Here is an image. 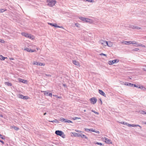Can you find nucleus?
Listing matches in <instances>:
<instances>
[{"label":"nucleus","mask_w":146,"mask_h":146,"mask_svg":"<svg viewBox=\"0 0 146 146\" xmlns=\"http://www.w3.org/2000/svg\"><path fill=\"white\" fill-rule=\"evenodd\" d=\"M47 5L50 7H52L54 6L56 3L55 0H46Z\"/></svg>","instance_id":"f257e3e1"},{"label":"nucleus","mask_w":146,"mask_h":146,"mask_svg":"<svg viewBox=\"0 0 146 146\" xmlns=\"http://www.w3.org/2000/svg\"><path fill=\"white\" fill-rule=\"evenodd\" d=\"M55 133L58 135H59L63 138L66 137V135L62 131L59 130H56L55 131Z\"/></svg>","instance_id":"f03ea898"},{"label":"nucleus","mask_w":146,"mask_h":146,"mask_svg":"<svg viewBox=\"0 0 146 146\" xmlns=\"http://www.w3.org/2000/svg\"><path fill=\"white\" fill-rule=\"evenodd\" d=\"M83 35L84 40L86 41L88 39H89V37L88 32L86 31H83Z\"/></svg>","instance_id":"7ed1b4c3"},{"label":"nucleus","mask_w":146,"mask_h":146,"mask_svg":"<svg viewBox=\"0 0 146 146\" xmlns=\"http://www.w3.org/2000/svg\"><path fill=\"white\" fill-rule=\"evenodd\" d=\"M99 42L103 46H110L108 44V42L106 40H101L99 41Z\"/></svg>","instance_id":"20e7f679"},{"label":"nucleus","mask_w":146,"mask_h":146,"mask_svg":"<svg viewBox=\"0 0 146 146\" xmlns=\"http://www.w3.org/2000/svg\"><path fill=\"white\" fill-rule=\"evenodd\" d=\"M22 35L26 37L29 38L30 39H33V38L31 36V35L25 33H22Z\"/></svg>","instance_id":"39448f33"},{"label":"nucleus","mask_w":146,"mask_h":146,"mask_svg":"<svg viewBox=\"0 0 146 146\" xmlns=\"http://www.w3.org/2000/svg\"><path fill=\"white\" fill-rule=\"evenodd\" d=\"M83 21H84L86 23H91L93 22L92 20L84 17H83Z\"/></svg>","instance_id":"423d86ee"},{"label":"nucleus","mask_w":146,"mask_h":146,"mask_svg":"<svg viewBox=\"0 0 146 146\" xmlns=\"http://www.w3.org/2000/svg\"><path fill=\"white\" fill-rule=\"evenodd\" d=\"M90 101L91 103L94 104L96 102L97 100L95 97H92L90 99Z\"/></svg>","instance_id":"0eeeda50"},{"label":"nucleus","mask_w":146,"mask_h":146,"mask_svg":"<svg viewBox=\"0 0 146 146\" xmlns=\"http://www.w3.org/2000/svg\"><path fill=\"white\" fill-rule=\"evenodd\" d=\"M119 61V60L117 59H115L113 60L109 61L108 62V63L110 65H112L115 63L118 62Z\"/></svg>","instance_id":"6e6552de"},{"label":"nucleus","mask_w":146,"mask_h":146,"mask_svg":"<svg viewBox=\"0 0 146 146\" xmlns=\"http://www.w3.org/2000/svg\"><path fill=\"white\" fill-rule=\"evenodd\" d=\"M43 92H44V94L45 95L49 96L50 97H52V93H49L48 91H43Z\"/></svg>","instance_id":"1a4fd4ad"},{"label":"nucleus","mask_w":146,"mask_h":146,"mask_svg":"<svg viewBox=\"0 0 146 146\" xmlns=\"http://www.w3.org/2000/svg\"><path fill=\"white\" fill-rule=\"evenodd\" d=\"M24 50L29 52H35V50H32L27 47H26V48H25Z\"/></svg>","instance_id":"9d476101"},{"label":"nucleus","mask_w":146,"mask_h":146,"mask_svg":"<svg viewBox=\"0 0 146 146\" xmlns=\"http://www.w3.org/2000/svg\"><path fill=\"white\" fill-rule=\"evenodd\" d=\"M72 62L74 64L76 65L77 67H80V65L79 63L77 61L74 60H73Z\"/></svg>","instance_id":"9b49d317"},{"label":"nucleus","mask_w":146,"mask_h":146,"mask_svg":"<svg viewBox=\"0 0 146 146\" xmlns=\"http://www.w3.org/2000/svg\"><path fill=\"white\" fill-rule=\"evenodd\" d=\"M99 93L104 96L105 97H106V95L105 93L102 90H99Z\"/></svg>","instance_id":"f8f14e48"},{"label":"nucleus","mask_w":146,"mask_h":146,"mask_svg":"<svg viewBox=\"0 0 146 146\" xmlns=\"http://www.w3.org/2000/svg\"><path fill=\"white\" fill-rule=\"evenodd\" d=\"M104 139L106 140L105 142L108 144H111L112 142L111 140L106 137H105Z\"/></svg>","instance_id":"ddd939ff"},{"label":"nucleus","mask_w":146,"mask_h":146,"mask_svg":"<svg viewBox=\"0 0 146 146\" xmlns=\"http://www.w3.org/2000/svg\"><path fill=\"white\" fill-rule=\"evenodd\" d=\"M84 138L85 139V142H83V143H87L88 141V138L85 135L83 134V139Z\"/></svg>","instance_id":"4468645a"},{"label":"nucleus","mask_w":146,"mask_h":146,"mask_svg":"<svg viewBox=\"0 0 146 146\" xmlns=\"http://www.w3.org/2000/svg\"><path fill=\"white\" fill-rule=\"evenodd\" d=\"M129 125V127H131V126L133 127L138 126L139 127H140L141 128V126H140V125H138V124H130V125Z\"/></svg>","instance_id":"2eb2a0df"},{"label":"nucleus","mask_w":146,"mask_h":146,"mask_svg":"<svg viewBox=\"0 0 146 146\" xmlns=\"http://www.w3.org/2000/svg\"><path fill=\"white\" fill-rule=\"evenodd\" d=\"M48 25H50L51 26L54 27L56 28V27H57V24L56 23L54 24L53 23H48Z\"/></svg>","instance_id":"dca6fc26"},{"label":"nucleus","mask_w":146,"mask_h":146,"mask_svg":"<svg viewBox=\"0 0 146 146\" xmlns=\"http://www.w3.org/2000/svg\"><path fill=\"white\" fill-rule=\"evenodd\" d=\"M50 122H52V123H58L59 122V121L56 119H54L53 121H49Z\"/></svg>","instance_id":"f3484780"},{"label":"nucleus","mask_w":146,"mask_h":146,"mask_svg":"<svg viewBox=\"0 0 146 146\" xmlns=\"http://www.w3.org/2000/svg\"><path fill=\"white\" fill-rule=\"evenodd\" d=\"M73 135L75 137V136H78L79 135L80 136V135L81 136V137H82V135H80L78 133H73Z\"/></svg>","instance_id":"a211bd4d"},{"label":"nucleus","mask_w":146,"mask_h":146,"mask_svg":"<svg viewBox=\"0 0 146 146\" xmlns=\"http://www.w3.org/2000/svg\"><path fill=\"white\" fill-rule=\"evenodd\" d=\"M5 58H7L4 57L2 55H0V59L1 60H4Z\"/></svg>","instance_id":"6ab92c4d"},{"label":"nucleus","mask_w":146,"mask_h":146,"mask_svg":"<svg viewBox=\"0 0 146 146\" xmlns=\"http://www.w3.org/2000/svg\"><path fill=\"white\" fill-rule=\"evenodd\" d=\"M19 81L20 82H21L23 83H26V82H27V80L22 79H20L19 80Z\"/></svg>","instance_id":"aec40b11"},{"label":"nucleus","mask_w":146,"mask_h":146,"mask_svg":"<svg viewBox=\"0 0 146 146\" xmlns=\"http://www.w3.org/2000/svg\"><path fill=\"white\" fill-rule=\"evenodd\" d=\"M5 85H7L8 86H12V84L9 83V82H5Z\"/></svg>","instance_id":"412c9836"},{"label":"nucleus","mask_w":146,"mask_h":146,"mask_svg":"<svg viewBox=\"0 0 146 146\" xmlns=\"http://www.w3.org/2000/svg\"><path fill=\"white\" fill-rule=\"evenodd\" d=\"M125 85L126 86H129L132 87V84L129 82H126Z\"/></svg>","instance_id":"4be33fe9"},{"label":"nucleus","mask_w":146,"mask_h":146,"mask_svg":"<svg viewBox=\"0 0 146 146\" xmlns=\"http://www.w3.org/2000/svg\"><path fill=\"white\" fill-rule=\"evenodd\" d=\"M6 9H0V13H3V12L6 11Z\"/></svg>","instance_id":"5701e85b"},{"label":"nucleus","mask_w":146,"mask_h":146,"mask_svg":"<svg viewBox=\"0 0 146 146\" xmlns=\"http://www.w3.org/2000/svg\"><path fill=\"white\" fill-rule=\"evenodd\" d=\"M139 113H140L141 114H146V112L143 110H141L140 111H139Z\"/></svg>","instance_id":"b1692460"},{"label":"nucleus","mask_w":146,"mask_h":146,"mask_svg":"<svg viewBox=\"0 0 146 146\" xmlns=\"http://www.w3.org/2000/svg\"><path fill=\"white\" fill-rule=\"evenodd\" d=\"M84 1H87L91 3H93L94 2V0H84Z\"/></svg>","instance_id":"393cba45"},{"label":"nucleus","mask_w":146,"mask_h":146,"mask_svg":"<svg viewBox=\"0 0 146 146\" xmlns=\"http://www.w3.org/2000/svg\"><path fill=\"white\" fill-rule=\"evenodd\" d=\"M125 44H131V41H125V42H123Z\"/></svg>","instance_id":"a878e982"},{"label":"nucleus","mask_w":146,"mask_h":146,"mask_svg":"<svg viewBox=\"0 0 146 146\" xmlns=\"http://www.w3.org/2000/svg\"><path fill=\"white\" fill-rule=\"evenodd\" d=\"M53 96L58 98L61 99L62 98V97L61 96H58L56 95H53Z\"/></svg>","instance_id":"bb28decb"},{"label":"nucleus","mask_w":146,"mask_h":146,"mask_svg":"<svg viewBox=\"0 0 146 146\" xmlns=\"http://www.w3.org/2000/svg\"><path fill=\"white\" fill-rule=\"evenodd\" d=\"M133 28L134 29H137V30H139V29H141V28L139 27L138 26H133Z\"/></svg>","instance_id":"cd10ccee"},{"label":"nucleus","mask_w":146,"mask_h":146,"mask_svg":"<svg viewBox=\"0 0 146 146\" xmlns=\"http://www.w3.org/2000/svg\"><path fill=\"white\" fill-rule=\"evenodd\" d=\"M65 120V119L63 118V117H61L59 121H61L62 122H64V120Z\"/></svg>","instance_id":"c85d7f7f"},{"label":"nucleus","mask_w":146,"mask_h":146,"mask_svg":"<svg viewBox=\"0 0 146 146\" xmlns=\"http://www.w3.org/2000/svg\"><path fill=\"white\" fill-rule=\"evenodd\" d=\"M138 88L140 89L141 90H144L145 89V88L143 86H139L138 87Z\"/></svg>","instance_id":"c756f323"},{"label":"nucleus","mask_w":146,"mask_h":146,"mask_svg":"<svg viewBox=\"0 0 146 146\" xmlns=\"http://www.w3.org/2000/svg\"><path fill=\"white\" fill-rule=\"evenodd\" d=\"M23 95L22 94H20L19 95L18 97L19 98H21L23 99Z\"/></svg>","instance_id":"7c9ffc66"},{"label":"nucleus","mask_w":146,"mask_h":146,"mask_svg":"<svg viewBox=\"0 0 146 146\" xmlns=\"http://www.w3.org/2000/svg\"><path fill=\"white\" fill-rule=\"evenodd\" d=\"M13 128L16 131H17L19 129V128L17 127L14 126L13 127Z\"/></svg>","instance_id":"2f4dec72"},{"label":"nucleus","mask_w":146,"mask_h":146,"mask_svg":"<svg viewBox=\"0 0 146 146\" xmlns=\"http://www.w3.org/2000/svg\"><path fill=\"white\" fill-rule=\"evenodd\" d=\"M38 65L40 66H44L43 64L42 63L39 62H38Z\"/></svg>","instance_id":"473e14b6"},{"label":"nucleus","mask_w":146,"mask_h":146,"mask_svg":"<svg viewBox=\"0 0 146 146\" xmlns=\"http://www.w3.org/2000/svg\"><path fill=\"white\" fill-rule=\"evenodd\" d=\"M91 111H92V112L94 113H95L97 114V115H98L99 114V113L98 112H97L96 111H94V110H91Z\"/></svg>","instance_id":"72a5a7b5"},{"label":"nucleus","mask_w":146,"mask_h":146,"mask_svg":"<svg viewBox=\"0 0 146 146\" xmlns=\"http://www.w3.org/2000/svg\"><path fill=\"white\" fill-rule=\"evenodd\" d=\"M131 44H137V43L136 42H135V41H131Z\"/></svg>","instance_id":"f704fd0d"},{"label":"nucleus","mask_w":146,"mask_h":146,"mask_svg":"<svg viewBox=\"0 0 146 146\" xmlns=\"http://www.w3.org/2000/svg\"><path fill=\"white\" fill-rule=\"evenodd\" d=\"M96 144H97V145H100V146L103 145V144L101 143L96 142Z\"/></svg>","instance_id":"c9c22d12"},{"label":"nucleus","mask_w":146,"mask_h":146,"mask_svg":"<svg viewBox=\"0 0 146 146\" xmlns=\"http://www.w3.org/2000/svg\"><path fill=\"white\" fill-rule=\"evenodd\" d=\"M28 97L27 96H23V99L25 100H26L28 99Z\"/></svg>","instance_id":"e433bc0d"},{"label":"nucleus","mask_w":146,"mask_h":146,"mask_svg":"<svg viewBox=\"0 0 146 146\" xmlns=\"http://www.w3.org/2000/svg\"><path fill=\"white\" fill-rule=\"evenodd\" d=\"M100 55H101V56L103 55V56H105L106 57L107 56V55L106 54H104V53H102L100 54Z\"/></svg>","instance_id":"4c0bfd02"},{"label":"nucleus","mask_w":146,"mask_h":146,"mask_svg":"<svg viewBox=\"0 0 146 146\" xmlns=\"http://www.w3.org/2000/svg\"><path fill=\"white\" fill-rule=\"evenodd\" d=\"M38 62H36V61H35L33 63V64L34 65H38Z\"/></svg>","instance_id":"58836bf2"},{"label":"nucleus","mask_w":146,"mask_h":146,"mask_svg":"<svg viewBox=\"0 0 146 146\" xmlns=\"http://www.w3.org/2000/svg\"><path fill=\"white\" fill-rule=\"evenodd\" d=\"M0 42L3 43L5 42V41L3 40L0 39Z\"/></svg>","instance_id":"ea45409f"},{"label":"nucleus","mask_w":146,"mask_h":146,"mask_svg":"<svg viewBox=\"0 0 146 146\" xmlns=\"http://www.w3.org/2000/svg\"><path fill=\"white\" fill-rule=\"evenodd\" d=\"M3 136L1 134H0V137L2 139H5V138L3 137Z\"/></svg>","instance_id":"a19ab883"},{"label":"nucleus","mask_w":146,"mask_h":146,"mask_svg":"<svg viewBox=\"0 0 146 146\" xmlns=\"http://www.w3.org/2000/svg\"><path fill=\"white\" fill-rule=\"evenodd\" d=\"M133 86L134 87H137V88H138V86H137L136 84H132V87Z\"/></svg>","instance_id":"79ce46f5"},{"label":"nucleus","mask_w":146,"mask_h":146,"mask_svg":"<svg viewBox=\"0 0 146 146\" xmlns=\"http://www.w3.org/2000/svg\"><path fill=\"white\" fill-rule=\"evenodd\" d=\"M90 131H92V132H95V130H94L93 129H89Z\"/></svg>","instance_id":"37998d69"},{"label":"nucleus","mask_w":146,"mask_h":146,"mask_svg":"<svg viewBox=\"0 0 146 146\" xmlns=\"http://www.w3.org/2000/svg\"><path fill=\"white\" fill-rule=\"evenodd\" d=\"M85 129V131L86 132H88L90 131L89 129L86 128V129Z\"/></svg>","instance_id":"c03bdc74"},{"label":"nucleus","mask_w":146,"mask_h":146,"mask_svg":"<svg viewBox=\"0 0 146 146\" xmlns=\"http://www.w3.org/2000/svg\"><path fill=\"white\" fill-rule=\"evenodd\" d=\"M140 46L143 47H144V48L145 47V45L143 44H140Z\"/></svg>","instance_id":"a18cd8bd"},{"label":"nucleus","mask_w":146,"mask_h":146,"mask_svg":"<svg viewBox=\"0 0 146 146\" xmlns=\"http://www.w3.org/2000/svg\"><path fill=\"white\" fill-rule=\"evenodd\" d=\"M139 50V49L138 48H135L133 50L134 51H137Z\"/></svg>","instance_id":"49530a36"},{"label":"nucleus","mask_w":146,"mask_h":146,"mask_svg":"<svg viewBox=\"0 0 146 146\" xmlns=\"http://www.w3.org/2000/svg\"><path fill=\"white\" fill-rule=\"evenodd\" d=\"M45 75L46 76L51 77V76L50 74H45Z\"/></svg>","instance_id":"de8ad7c7"},{"label":"nucleus","mask_w":146,"mask_h":146,"mask_svg":"<svg viewBox=\"0 0 146 146\" xmlns=\"http://www.w3.org/2000/svg\"><path fill=\"white\" fill-rule=\"evenodd\" d=\"M68 123H72V122L70 120H68Z\"/></svg>","instance_id":"09e8293b"},{"label":"nucleus","mask_w":146,"mask_h":146,"mask_svg":"<svg viewBox=\"0 0 146 146\" xmlns=\"http://www.w3.org/2000/svg\"><path fill=\"white\" fill-rule=\"evenodd\" d=\"M57 27H56V28H63V27H62V26H60L57 25Z\"/></svg>","instance_id":"8fccbe9b"},{"label":"nucleus","mask_w":146,"mask_h":146,"mask_svg":"<svg viewBox=\"0 0 146 146\" xmlns=\"http://www.w3.org/2000/svg\"><path fill=\"white\" fill-rule=\"evenodd\" d=\"M79 119V118H78V117H75L73 118V119L74 120L76 119Z\"/></svg>","instance_id":"3c124183"},{"label":"nucleus","mask_w":146,"mask_h":146,"mask_svg":"<svg viewBox=\"0 0 146 146\" xmlns=\"http://www.w3.org/2000/svg\"><path fill=\"white\" fill-rule=\"evenodd\" d=\"M68 119H65V120H64V122H65V123H68Z\"/></svg>","instance_id":"603ef678"},{"label":"nucleus","mask_w":146,"mask_h":146,"mask_svg":"<svg viewBox=\"0 0 146 146\" xmlns=\"http://www.w3.org/2000/svg\"><path fill=\"white\" fill-rule=\"evenodd\" d=\"M0 142L2 143L3 144H4V141L2 140H0Z\"/></svg>","instance_id":"864d4df0"},{"label":"nucleus","mask_w":146,"mask_h":146,"mask_svg":"<svg viewBox=\"0 0 146 146\" xmlns=\"http://www.w3.org/2000/svg\"><path fill=\"white\" fill-rule=\"evenodd\" d=\"M75 25L76 27H78L79 25V24L78 23H77L75 24Z\"/></svg>","instance_id":"5fc2aeb1"},{"label":"nucleus","mask_w":146,"mask_h":146,"mask_svg":"<svg viewBox=\"0 0 146 146\" xmlns=\"http://www.w3.org/2000/svg\"><path fill=\"white\" fill-rule=\"evenodd\" d=\"M126 124V125H127V126H129V125H130V124H129V123H125Z\"/></svg>","instance_id":"6e6d98bb"},{"label":"nucleus","mask_w":146,"mask_h":146,"mask_svg":"<svg viewBox=\"0 0 146 146\" xmlns=\"http://www.w3.org/2000/svg\"><path fill=\"white\" fill-rule=\"evenodd\" d=\"M137 46H140V44L137 43Z\"/></svg>","instance_id":"4d7b16f0"},{"label":"nucleus","mask_w":146,"mask_h":146,"mask_svg":"<svg viewBox=\"0 0 146 146\" xmlns=\"http://www.w3.org/2000/svg\"><path fill=\"white\" fill-rule=\"evenodd\" d=\"M63 86L64 87H66L67 86L65 84H63Z\"/></svg>","instance_id":"13d9d810"},{"label":"nucleus","mask_w":146,"mask_h":146,"mask_svg":"<svg viewBox=\"0 0 146 146\" xmlns=\"http://www.w3.org/2000/svg\"><path fill=\"white\" fill-rule=\"evenodd\" d=\"M9 59L10 60H12L14 59L12 58H10Z\"/></svg>","instance_id":"bf43d9fd"},{"label":"nucleus","mask_w":146,"mask_h":146,"mask_svg":"<svg viewBox=\"0 0 146 146\" xmlns=\"http://www.w3.org/2000/svg\"><path fill=\"white\" fill-rule=\"evenodd\" d=\"M126 123L125 122H123V123H122L123 124H124V125L126 124L125 123Z\"/></svg>","instance_id":"052dcab7"},{"label":"nucleus","mask_w":146,"mask_h":146,"mask_svg":"<svg viewBox=\"0 0 146 146\" xmlns=\"http://www.w3.org/2000/svg\"><path fill=\"white\" fill-rule=\"evenodd\" d=\"M94 132L97 133H99V131H95Z\"/></svg>","instance_id":"680f3d73"},{"label":"nucleus","mask_w":146,"mask_h":146,"mask_svg":"<svg viewBox=\"0 0 146 146\" xmlns=\"http://www.w3.org/2000/svg\"><path fill=\"white\" fill-rule=\"evenodd\" d=\"M79 19L82 20V17H80L79 18Z\"/></svg>","instance_id":"e2e57ef3"},{"label":"nucleus","mask_w":146,"mask_h":146,"mask_svg":"<svg viewBox=\"0 0 146 146\" xmlns=\"http://www.w3.org/2000/svg\"><path fill=\"white\" fill-rule=\"evenodd\" d=\"M100 102H101V104H102V100L101 99H100Z\"/></svg>","instance_id":"0e129e2a"},{"label":"nucleus","mask_w":146,"mask_h":146,"mask_svg":"<svg viewBox=\"0 0 146 146\" xmlns=\"http://www.w3.org/2000/svg\"><path fill=\"white\" fill-rule=\"evenodd\" d=\"M0 117H3V115H1L0 114Z\"/></svg>","instance_id":"69168bd1"},{"label":"nucleus","mask_w":146,"mask_h":146,"mask_svg":"<svg viewBox=\"0 0 146 146\" xmlns=\"http://www.w3.org/2000/svg\"><path fill=\"white\" fill-rule=\"evenodd\" d=\"M143 70L144 71H146V69H145V68H143Z\"/></svg>","instance_id":"338daca9"},{"label":"nucleus","mask_w":146,"mask_h":146,"mask_svg":"<svg viewBox=\"0 0 146 146\" xmlns=\"http://www.w3.org/2000/svg\"><path fill=\"white\" fill-rule=\"evenodd\" d=\"M83 110L84 111V112H85L86 111L85 110H83Z\"/></svg>","instance_id":"774afa93"}]
</instances>
